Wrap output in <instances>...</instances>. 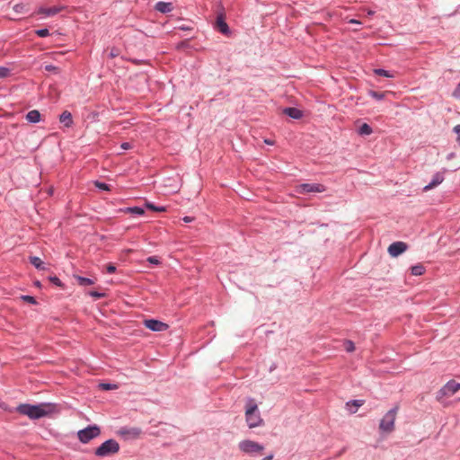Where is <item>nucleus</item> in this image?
<instances>
[{
	"instance_id": "obj_40",
	"label": "nucleus",
	"mask_w": 460,
	"mask_h": 460,
	"mask_svg": "<svg viewBox=\"0 0 460 460\" xmlns=\"http://www.w3.org/2000/svg\"><path fill=\"white\" fill-rule=\"evenodd\" d=\"M116 271V267L112 264H109L107 266V272L110 273V274H112Z\"/></svg>"
},
{
	"instance_id": "obj_26",
	"label": "nucleus",
	"mask_w": 460,
	"mask_h": 460,
	"mask_svg": "<svg viewBox=\"0 0 460 460\" xmlns=\"http://www.w3.org/2000/svg\"><path fill=\"white\" fill-rule=\"evenodd\" d=\"M10 74L11 71L8 67L0 66V79L8 77Z\"/></svg>"
},
{
	"instance_id": "obj_30",
	"label": "nucleus",
	"mask_w": 460,
	"mask_h": 460,
	"mask_svg": "<svg viewBox=\"0 0 460 460\" xmlns=\"http://www.w3.org/2000/svg\"><path fill=\"white\" fill-rule=\"evenodd\" d=\"M22 300L27 302V303H30L31 305H35L37 302H36V299L31 296H28V295H23L21 296Z\"/></svg>"
},
{
	"instance_id": "obj_7",
	"label": "nucleus",
	"mask_w": 460,
	"mask_h": 460,
	"mask_svg": "<svg viewBox=\"0 0 460 460\" xmlns=\"http://www.w3.org/2000/svg\"><path fill=\"white\" fill-rule=\"evenodd\" d=\"M101 434V429L98 426H88L77 432L78 439L82 443H88L93 438H97Z\"/></svg>"
},
{
	"instance_id": "obj_8",
	"label": "nucleus",
	"mask_w": 460,
	"mask_h": 460,
	"mask_svg": "<svg viewBox=\"0 0 460 460\" xmlns=\"http://www.w3.org/2000/svg\"><path fill=\"white\" fill-rule=\"evenodd\" d=\"M325 187L319 183H303L297 186L296 191L300 194L310 192H323Z\"/></svg>"
},
{
	"instance_id": "obj_41",
	"label": "nucleus",
	"mask_w": 460,
	"mask_h": 460,
	"mask_svg": "<svg viewBox=\"0 0 460 460\" xmlns=\"http://www.w3.org/2000/svg\"><path fill=\"white\" fill-rule=\"evenodd\" d=\"M121 149L128 150L131 148V145L128 142H124L120 145Z\"/></svg>"
},
{
	"instance_id": "obj_13",
	"label": "nucleus",
	"mask_w": 460,
	"mask_h": 460,
	"mask_svg": "<svg viewBox=\"0 0 460 460\" xmlns=\"http://www.w3.org/2000/svg\"><path fill=\"white\" fill-rule=\"evenodd\" d=\"M443 181L444 174L442 172H437L433 175L431 181L423 188V190L429 191L441 184Z\"/></svg>"
},
{
	"instance_id": "obj_1",
	"label": "nucleus",
	"mask_w": 460,
	"mask_h": 460,
	"mask_svg": "<svg viewBox=\"0 0 460 460\" xmlns=\"http://www.w3.org/2000/svg\"><path fill=\"white\" fill-rule=\"evenodd\" d=\"M16 411L31 420H38L53 413L56 411V404L49 402L40 403L36 405L23 403L20 404L16 408Z\"/></svg>"
},
{
	"instance_id": "obj_46",
	"label": "nucleus",
	"mask_w": 460,
	"mask_h": 460,
	"mask_svg": "<svg viewBox=\"0 0 460 460\" xmlns=\"http://www.w3.org/2000/svg\"><path fill=\"white\" fill-rule=\"evenodd\" d=\"M264 142H265L266 144H268V145H273V144H274V142H273V141H271V140H270V139H265V140H264Z\"/></svg>"
},
{
	"instance_id": "obj_34",
	"label": "nucleus",
	"mask_w": 460,
	"mask_h": 460,
	"mask_svg": "<svg viewBox=\"0 0 460 460\" xmlns=\"http://www.w3.org/2000/svg\"><path fill=\"white\" fill-rule=\"evenodd\" d=\"M95 186L102 190H110V186L104 182L95 181Z\"/></svg>"
},
{
	"instance_id": "obj_47",
	"label": "nucleus",
	"mask_w": 460,
	"mask_h": 460,
	"mask_svg": "<svg viewBox=\"0 0 460 460\" xmlns=\"http://www.w3.org/2000/svg\"><path fill=\"white\" fill-rule=\"evenodd\" d=\"M110 55H111V58H114V57H116V56H117V54H116V53H114L113 51H111Z\"/></svg>"
},
{
	"instance_id": "obj_23",
	"label": "nucleus",
	"mask_w": 460,
	"mask_h": 460,
	"mask_svg": "<svg viewBox=\"0 0 460 460\" xmlns=\"http://www.w3.org/2000/svg\"><path fill=\"white\" fill-rule=\"evenodd\" d=\"M363 404V401L360 400H353L347 402V406L350 407L353 406L354 409H350V412L355 413L358 407H360Z\"/></svg>"
},
{
	"instance_id": "obj_18",
	"label": "nucleus",
	"mask_w": 460,
	"mask_h": 460,
	"mask_svg": "<svg viewBox=\"0 0 460 460\" xmlns=\"http://www.w3.org/2000/svg\"><path fill=\"white\" fill-rule=\"evenodd\" d=\"M284 113L288 116H289L292 119H298L302 118L303 114L302 111L296 108H286L284 110Z\"/></svg>"
},
{
	"instance_id": "obj_32",
	"label": "nucleus",
	"mask_w": 460,
	"mask_h": 460,
	"mask_svg": "<svg viewBox=\"0 0 460 460\" xmlns=\"http://www.w3.org/2000/svg\"><path fill=\"white\" fill-rule=\"evenodd\" d=\"M369 94L371 97H373L374 99L378 100V101L383 100L385 97V94L383 93H378V92H374V91L370 92Z\"/></svg>"
},
{
	"instance_id": "obj_25",
	"label": "nucleus",
	"mask_w": 460,
	"mask_h": 460,
	"mask_svg": "<svg viewBox=\"0 0 460 460\" xmlns=\"http://www.w3.org/2000/svg\"><path fill=\"white\" fill-rule=\"evenodd\" d=\"M146 208L156 211V212H164L166 211V208L164 206H155V204L151 202H146Z\"/></svg>"
},
{
	"instance_id": "obj_43",
	"label": "nucleus",
	"mask_w": 460,
	"mask_h": 460,
	"mask_svg": "<svg viewBox=\"0 0 460 460\" xmlns=\"http://www.w3.org/2000/svg\"><path fill=\"white\" fill-rule=\"evenodd\" d=\"M183 221H184L185 223H190V222H192V221H193V217H183Z\"/></svg>"
},
{
	"instance_id": "obj_16",
	"label": "nucleus",
	"mask_w": 460,
	"mask_h": 460,
	"mask_svg": "<svg viewBox=\"0 0 460 460\" xmlns=\"http://www.w3.org/2000/svg\"><path fill=\"white\" fill-rule=\"evenodd\" d=\"M59 121L64 124L65 127L70 128L73 125V118L71 112L65 111L59 116Z\"/></svg>"
},
{
	"instance_id": "obj_45",
	"label": "nucleus",
	"mask_w": 460,
	"mask_h": 460,
	"mask_svg": "<svg viewBox=\"0 0 460 460\" xmlns=\"http://www.w3.org/2000/svg\"><path fill=\"white\" fill-rule=\"evenodd\" d=\"M349 23H355V24H360V22H359V21H358V20H355V19H351V20H349Z\"/></svg>"
},
{
	"instance_id": "obj_33",
	"label": "nucleus",
	"mask_w": 460,
	"mask_h": 460,
	"mask_svg": "<svg viewBox=\"0 0 460 460\" xmlns=\"http://www.w3.org/2000/svg\"><path fill=\"white\" fill-rule=\"evenodd\" d=\"M36 34L39 37L44 38L49 35V31L48 29H40L36 31Z\"/></svg>"
},
{
	"instance_id": "obj_5",
	"label": "nucleus",
	"mask_w": 460,
	"mask_h": 460,
	"mask_svg": "<svg viewBox=\"0 0 460 460\" xmlns=\"http://www.w3.org/2000/svg\"><path fill=\"white\" fill-rule=\"evenodd\" d=\"M398 410L399 407L394 406L384 415L379 423V429L381 432L389 434L394 430V423Z\"/></svg>"
},
{
	"instance_id": "obj_17",
	"label": "nucleus",
	"mask_w": 460,
	"mask_h": 460,
	"mask_svg": "<svg viewBox=\"0 0 460 460\" xmlns=\"http://www.w3.org/2000/svg\"><path fill=\"white\" fill-rule=\"evenodd\" d=\"M41 115L39 111L32 110L26 114V119L31 123H37L40 120Z\"/></svg>"
},
{
	"instance_id": "obj_6",
	"label": "nucleus",
	"mask_w": 460,
	"mask_h": 460,
	"mask_svg": "<svg viewBox=\"0 0 460 460\" xmlns=\"http://www.w3.org/2000/svg\"><path fill=\"white\" fill-rule=\"evenodd\" d=\"M119 450V443L115 439H108L95 449V455L100 457H106L118 453Z\"/></svg>"
},
{
	"instance_id": "obj_10",
	"label": "nucleus",
	"mask_w": 460,
	"mask_h": 460,
	"mask_svg": "<svg viewBox=\"0 0 460 460\" xmlns=\"http://www.w3.org/2000/svg\"><path fill=\"white\" fill-rule=\"evenodd\" d=\"M119 433L126 438H137L141 435L142 430L137 427H123L119 429Z\"/></svg>"
},
{
	"instance_id": "obj_44",
	"label": "nucleus",
	"mask_w": 460,
	"mask_h": 460,
	"mask_svg": "<svg viewBox=\"0 0 460 460\" xmlns=\"http://www.w3.org/2000/svg\"><path fill=\"white\" fill-rule=\"evenodd\" d=\"M274 457L273 454H270L267 456H265L264 458H262L261 460H272Z\"/></svg>"
},
{
	"instance_id": "obj_15",
	"label": "nucleus",
	"mask_w": 460,
	"mask_h": 460,
	"mask_svg": "<svg viewBox=\"0 0 460 460\" xmlns=\"http://www.w3.org/2000/svg\"><path fill=\"white\" fill-rule=\"evenodd\" d=\"M155 8L162 13H167L172 11V3L160 1L155 4Z\"/></svg>"
},
{
	"instance_id": "obj_24",
	"label": "nucleus",
	"mask_w": 460,
	"mask_h": 460,
	"mask_svg": "<svg viewBox=\"0 0 460 460\" xmlns=\"http://www.w3.org/2000/svg\"><path fill=\"white\" fill-rule=\"evenodd\" d=\"M30 261L31 263L36 268V269H39V270H42L44 269L43 267V262L39 258V257H36V256H33V257H31L30 258Z\"/></svg>"
},
{
	"instance_id": "obj_38",
	"label": "nucleus",
	"mask_w": 460,
	"mask_h": 460,
	"mask_svg": "<svg viewBox=\"0 0 460 460\" xmlns=\"http://www.w3.org/2000/svg\"><path fill=\"white\" fill-rule=\"evenodd\" d=\"M147 261L152 263V264H155V265L159 264V262H160L159 260L155 256L148 257L147 258Z\"/></svg>"
},
{
	"instance_id": "obj_36",
	"label": "nucleus",
	"mask_w": 460,
	"mask_h": 460,
	"mask_svg": "<svg viewBox=\"0 0 460 460\" xmlns=\"http://www.w3.org/2000/svg\"><path fill=\"white\" fill-rule=\"evenodd\" d=\"M24 9H25V5L23 4H16L13 5V10L16 13H23Z\"/></svg>"
},
{
	"instance_id": "obj_27",
	"label": "nucleus",
	"mask_w": 460,
	"mask_h": 460,
	"mask_svg": "<svg viewBox=\"0 0 460 460\" xmlns=\"http://www.w3.org/2000/svg\"><path fill=\"white\" fill-rule=\"evenodd\" d=\"M344 349L347 352H353L355 350V345L351 341H346L344 342Z\"/></svg>"
},
{
	"instance_id": "obj_2",
	"label": "nucleus",
	"mask_w": 460,
	"mask_h": 460,
	"mask_svg": "<svg viewBox=\"0 0 460 460\" xmlns=\"http://www.w3.org/2000/svg\"><path fill=\"white\" fill-rule=\"evenodd\" d=\"M245 420L250 429L260 427L263 419L253 398H248L245 402Z\"/></svg>"
},
{
	"instance_id": "obj_31",
	"label": "nucleus",
	"mask_w": 460,
	"mask_h": 460,
	"mask_svg": "<svg viewBox=\"0 0 460 460\" xmlns=\"http://www.w3.org/2000/svg\"><path fill=\"white\" fill-rule=\"evenodd\" d=\"M452 96L455 99L460 101V82L456 84V88L454 89Z\"/></svg>"
},
{
	"instance_id": "obj_39",
	"label": "nucleus",
	"mask_w": 460,
	"mask_h": 460,
	"mask_svg": "<svg viewBox=\"0 0 460 460\" xmlns=\"http://www.w3.org/2000/svg\"><path fill=\"white\" fill-rule=\"evenodd\" d=\"M49 279L52 283H54L55 285L58 286V287L62 285L60 279L56 276L50 277Z\"/></svg>"
},
{
	"instance_id": "obj_37",
	"label": "nucleus",
	"mask_w": 460,
	"mask_h": 460,
	"mask_svg": "<svg viewBox=\"0 0 460 460\" xmlns=\"http://www.w3.org/2000/svg\"><path fill=\"white\" fill-rule=\"evenodd\" d=\"M454 132L457 135L456 141L460 146V125H456V127H454Z\"/></svg>"
},
{
	"instance_id": "obj_20",
	"label": "nucleus",
	"mask_w": 460,
	"mask_h": 460,
	"mask_svg": "<svg viewBox=\"0 0 460 460\" xmlns=\"http://www.w3.org/2000/svg\"><path fill=\"white\" fill-rule=\"evenodd\" d=\"M126 213L135 214L137 216H142L145 214V209L140 207H128L123 209Z\"/></svg>"
},
{
	"instance_id": "obj_19",
	"label": "nucleus",
	"mask_w": 460,
	"mask_h": 460,
	"mask_svg": "<svg viewBox=\"0 0 460 460\" xmlns=\"http://www.w3.org/2000/svg\"><path fill=\"white\" fill-rule=\"evenodd\" d=\"M373 133L372 128L367 123H363L358 128V134L360 136H369Z\"/></svg>"
},
{
	"instance_id": "obj_3",
	"label": "nucleus",
	"mask_w": 460,
	"mask_h": 460,
	"mask_svg": "<svg viewBox=\"0 0 460 460\" xmlns=\"http://www.w3.org/2000/svg\"><path fill=\"white\" fill-rule=\"evenodd\" d=\"M239 450L249 456L256 457L264 451V446L251 439H243L238 444Z\"/></svg>"
},
{
	"instance_id": "obj_4",
	"label": "nucleus",
	"mask_w": 460,
	"mask_h": 460,
	"mask_svg": "<svg viewBox=\"0 0 460 460\" xmlns=\"http://www.w3.org/2000/svg\"><path fill=\"white\" fill-rule=\"evenodd\" d=\"M459 390L460 383H457L455 380H450L439 389V391L437 393L436 399L441 404L446 406V399L453 396Z\"/></svg>"
},
{
	"instance_id": "obj_21",
	"label": "nucleus",
	"mask_w": 460,
	"mask_h": 460,
	"mask_svg": "<svg viewBox=\"0 0 460 460\" xmlns=\"http://www.w3.org/2000/svg\"><path fill=\"white\" fill-rule=\"evenodd\" d=\"M425 272V268L422 264H417L411 268V273L413 276H421Z\"/></svg>"
},
{
	"instance_id": "obj_9",
	"label": "nucleus",
	"mask_w": 460,
	"mask_h": 460,
	"mask_svg": "<svg viewBox=\"0 0 460 460\" xmlns=\"http://www.w3.org/2000/svg\"><path fill=\"white\" fill-rule=\"evenodd\" d=\"M144 325L153 332H164L169 328L167 323L155 319L145 320Z\"/></svg>"
},
{
	"instance_id": "obj_14",
	"label": "nucleus",
	"mask_w": 460,
	"mask_h": 460,
	"mask_svg": "<svg viewBox=\"0 0 460 460\" xmlns=\"http://www.w3.org/2000/svg\"><path fill=\"white\" fill-rule=\"evenodd\" d=\"M217 29L224 35L230 34V30L227 23L225 22L224 16L222 14L217 17L216 22Z\"/></svg>"
},
{
	"instance_id": "obj_11",
	"label": "nucleus",
	"mask_w": 460,
	"mask_h": 460,
	"mask_svg": "<svg viewBox=\"0 0 460 460\" xmlns=\"http://www.w3.org/2000/svg\"><path fill=\"white\" fill-rule=\"evenodd\" d=\"M407 250V244L403 242H394L388 247V252L392 257H397Z\"/></svg>"
},
{
	"instance_id": "obj_35",
	"label": "nucleus",
	"mask_w": 460,
	"mask_h": 460,
	"mask_svg": "<svg viewBox=\"0 0 460 460\" xmlns=\"http://www.w3.org/2000/svg\"><path fill=\"white\" fill-rule=\"evenodd\" d=\"M89 295L95 299H100L105 296L104 293H100L98 291H91Z\"/></svg>"
},
{
	"instance_id": "obj_22",
	"label": "nucleus",
	"mask_w": 460,
	"mask_h": 460,
	"mask_svg": "<svg viewBox=\"0 0 460 460\" xmlns=\"http://www.w3.org/2000/svg\"><path fill=\"white\" fill-rule=\"evenodd\" d=\"M75 278L80 286H91V285L94 284V281L89 278L81 277V276H75Z\"/></svg>"
},
{
	"instance_id": "obj_29",
	"label": "nucleus",
	"mask_w": 460,
	"mask_h": 460,
	"mask_svg": "<svg viewBox=\"0 0 460 460\" xmlns=\"http://www.w3.org/2000/svg\"><path fill=\"white\" fill-rule=\"evenodd\" d=\"M101 387L103 389V390H114V389H117L118 388V385H115V384H111V383H103V384H101L100 385Z\"/></svg>"
},
{
	"instance_id": "obj_28",
	"label": "nucleus",
	"mask_w": 460,
	"mask_h": 460,
	"mask_svg": "<svg viewBox=\"0 0 460 460\" xmlns=\"http://www.w3.org/2000/svg\"><path fill=\"white\" fill-rule=\"evenodd\" d=\"M375 73L378 75H381V76H385V77H393V75H391V73L387 70H385V69H382V68H379V69H376L375 70Z\"/></svg>"
},
{
	"instance_id": "obj_12",
	"label": "nucleus",
	"mask_w": 460,
	"mask_h": 460,
	"mask_svg": "<svg viewBox=\"0 0 460 460\" xmlns=\"http://www.w3.org/2000/svg\"><path fill=\"white\" fill-rule=\"evenodd\" d=\"M65 7L63 5L59 6H52V7H40L38 10L39 14H43L44 16L49 17L54 16L59 12H61Z\"/></svg>"
},
{
	"instance_id": "obj_42",
	"label": "nucleus",
	"mask_w": 460,
	"mask_h": 460,
	"mask_svg": "<svg viewBox=\"0 0 460 460\" xmlns=\"http://www.w3.org/2000/svg\"><path fill=\"white\" fill-rule=\"evenodd\" d=\"M45 69H46L47 71H56V70H57V67H56V66H52V65H48V66H45Z\"/></svg>"
}]
</instances>
